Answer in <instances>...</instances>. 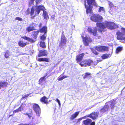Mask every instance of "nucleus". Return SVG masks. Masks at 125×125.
I'll return each mask as SVG.
<instances>
[{
  "label": "nucleus",
  "mask_w": 125,
  "mask_h": 125,
  "mask_svg": "<svg viewBox=\"0 0 125 125\" xmlns=\"http://www.w3.org/2000/svg\"><path fill=\"white\" fill-rule=\"evenodd\" d=\"M40 0H36V4L37 5L40 2Z\"/></svg>",
  "instance_id": "obj_47"
},
{
  "label": "nucleus",
  "mask_w": 125,
  "mask_h": 125,
  "mask_svg": "<svg viewBox=\"0 0 125 125\" xmlns=\"http://www.w3.org/2000/svg\"><path fill=\"white\" fill-rule=\"evenodd\" d=\"M99 12H100L101 11H103L104 13L105 11L104 10V8L103 7H101L99 6Z\"/></svg>",
  "instance_id": "obj_32"
},
{
  "label": "nucleus",
  "mask_w": 125,
  "mask_h": 125,
  "mask_svg": "<svg viewBox=\"0 0 125 125\" xmlns=\"http://www.w3.org/2000/svg\"><path fill=\"white\" fill-rule=\"evenodd\" d=\"M19 112L23 110V107L21 106L19 107L18 109Z\"/></svg>",
  "instance_id": "obj_40"
},
{
  "label": "nucleus",
  "mask_w": 125,
  "mask_h": 125,
  "mask_svg": "<svg viewBox=\"0 0 125 125\" xmlns=\"http://www.w3.org/2000/svg\"><path fill=\"white\" fill-rule=\"evenodd\" d=\"M87 2L88 5H86V2H85L84 5L85 8L86 9V13H91L92 12V9L93 7L92 5L96 6V4L95 0H86Z\"/></svg>",
  "instance_id": "obj_2"
},
{
  "label": "nucleus",
  "mask_w": 125,
  "mask_h": 125,
  "mask_svg": "<svg viewBox=\"0 0 125 125\" xmlns=\"http://www.w3.org/2000/svg\"><path fill=\"white\" fill-rule=\"evenodd\" d=\"M34 30V28L33 26H29L26 28V31L28 32L32 31Z\"/></svg>",
  "instance_id": "obj_28"
},
{
  "label": "nucleus",
  "mask_w": 125,
  "mask_h": 125,
  "mask_svg": "<svg viewBox=\"0 0 125 125\" xmlns=\"http://www.w3.org/2000/svg\"><path fill=\"white\" fill-rule=\"evenodd\" d=\"M15 19L16 20H17L19 21H21L22 20V19L21 18H20L19 17H16Z\"/></svg>",
  "instance_id": "obj_43"
},
{
  "label": "nucleus",
  "mask_w": 125,
  "mask_h": 125,
  "mask_svg": "<svg viewBox=\"0 0 125 125\" xmlns=\"http://www.w3.org/2000/svg\"><path fill=\"white\" fill-rule=\"evenodd\" d=\"M84 54V53H82L81 54L77 55L76 56V60L77 62H80L82 60Z\"/></svg>",
  "instance_id": "obj_13"
},
{
  "label": "nucleus",
  "mask_w": 125,
  "mask_h": 125,
  "mask_svg": "<svg viewBox=\"0 0 125 125\" xmlns=\"http://www.w3.org/2000/svg\"><path fill=\"white\" fill-rule=\"evenodd\" d=\"M110 54H103L102 56V57L103 59H105L109 57Z\"/></svg>",
  "instance_id": "obj_27"
},
{
  "label": "nucleus",
  "mask_w": 125,
  "mask_h": 125,
  "mask_svg": "<svg viewBox=\"0 0 125 125\" xmlns=\"http://www.w3.org/2000/svg\"><path fill=\"white\" fill-rule=\"evenodd\" d=\"M43 16L44 19L47 20L49 19V18L47 12L43 10Z\"/></svg>",
  "instance_id": "obj_20"
},
{
  "label": "nucleus",
  "mask_w": 125,
  "mask_h": 125,
  "mask_svg": "<svg viewBox=\"0 0 125 125\" xmlns=\"http://www.w3.org/2000/svg\"><path fill=\"white\" fill-rule=\"evenodd\" d=\"M91 74L89 73H86L85 74V75L83 77V78L84 79H85L86 78L88 75H90Z\"/></svg>",
  "instance_id": "obj_38"
},
{
  "label": "nucleus",
  "mask_w": 125,
  "mask_h": 125,
  "mask_svg": "<svg viewBox=\"0 0 125 125\" xmlns=\"http://www.w3.org/2000/svg\"><path fill=\"white\" fill-rule=\"evenodd\" d=\"M25 95H22V99H24L25 98Z\"/></svg>",
  "instance_id": "obj_56"
},
{
  "label": "nucleus",
  "mask_w": 125,
  "mask_h": 125,
  "mask_svg": "<svg viewBox=\"0 0 125 125\" xmlns=\"http://www.w3.org/2000/svg\"><path fill=\"white\" fill-rule=\"evenodd\" d=\"M34 0H31L29 2V5L31 6L33 4L34 1Z\"/></svg>",
  "instance_id": "obj_37"
},
{
  "label": "nucleus",
  "mask_w": 125,
  "mask_h": 125,
  "mask_svg": "<svg viewBox=\"0 0 125 125\" xmlns=\"http://www.w3.org/2000/svg\"><path fill=\"white\" fill-rule=\"evenodd\" d=\"M46 35V34H44L43 35H42L41 37V39L42 40H44L45 39H46V36H45Z\"/></svg>",
  "instance_id": "obj_35"
},
{
  "label": "nucleus",
  "mask_w": 125,
  "mask_h": 125,
  "mask_svg": "<svg viewBox=\"0 0 125 125\" xmlns=\"http://www.w3.org/2000/svg\"><path fill=\"white\" fill-rule=\"evenodd\" d=\"M9 51L8 50L5 53L4 56L6 58H8L9 56Z\"/></svg>",
  "instance_id": "obj_30"
},
{
  "label": "nucleus",
  "mask_w": 125,
  "mask_h": 125,
  "mask_svg": "<svg viewBox=\"0 0 125 125\" xmlns=\"http://www.w3.org/2000/svg\"><path fill=\"white\" fill-rule=\"evenodd\" d=\"M33 109L37 115L38 116H39L41 113V110L39 105L36 104H34L33 105Z\"/></svg>",
  "instance_id": "obj_4"
},
{
  "label": "nucleus",
  "mask_w": 125,
  "mask_h": 125,
  "mask_svg": "<svg viewBox=\"0 0 125 125\" xmlns=\"http://www.w3.org/2000/svg\"><path fill=\"white\" fill-rule=\"evenodd\" d=\"M48 53L46 51L43 50H40L39 51L38 55L39 57L41 56H46L47 55Z\"/></svg>",
  "instance_id": "obj_12"
},
{
  "label": "nucleus",
  "mask_w": 125,
  "mask_h": 125,
  "mask_svg": "<svg viewBox=\"0 0 125 125\" xmlns=\"http://www.w3.org/2000/svg\"><path fill=\"white\" fill-rule=\"evenodd\" d=\"M97 28L96 27L93 28L91 27H89L88 29V31L89 32L93 34L94 36H96L97 35Z\"/></svg>",
  "instance_id": "obj_8"
},
{
  "label": "nucleus",
  "mask_w": 125,
  "mask_h": 125,
  "mask_svg": "<svg viewBox=\"0 0 125 125\" xmlns=\"http://www.w3.org/2000/svg\"><path fill=\"white\" fill-rule=\"evenodd\" d=\"M30 95V94H28L25 95V97H28L29 96V95Z\"/></svg>",
  "instance_id": "obj_54"
},
{
  "label": "nucleus",
  "mask_w": 125,
  "mask_h": 125,
  "mask_svg": "<svg viewBox=\"0 0 125 125\" xmlns=\"http://www.w3.org/2000/svg\"><path fill=\"white\" fill-rule=\"evenodd\" d=\"M51 17L52 18V19L53 20H54V15H52V16Z\"/></svg>",
  "instance_id": "obj_53"
},
{
  "label": "nucleus",
  "mask_w": 125,
  "mask_h": 125,
  "mask_svg": "<svg viewBox=\"0 0 125 125\" xmlns=\"http://www.w3.org/2000/svg\"><path fill=\"white\" fill-rule=\"evenodd\" d=\"M41 102H43L44 104H47L48 103L47 101V98L45 96H43L40 99Z\"/></svg>",
  "instance_id": "obj_22"
},
{
  "label": "nucleus",
  "mask_w": 125,
  "mask_h": 125,
  "mask_svg": "<svg viewBox=\"0 0 125 125\" xmlns=\"http://www.w3.org/2000/svg\"><path fill=\"white\" fill-rule=\"evenodd\" d=\"M98 115L97 113L96 112H93L89 116V117L92 118L93 120H94L98 117Z\"/></svg>",
  "instance_id": "obj_15"
},
{
  "label": "nucleus",
  "mask_w": 125,
  "mask_h": 125,
  "mask_svg": "<svg viewBox=\"0 0 125 125\" xmlns=\"http://www.w3.org/2000/svg\"><path fill=\"white\" fill-rule=\"evenodd\" d=\"M98 31H100L101 32H102V30H101V29H100V30H98Z\"/></svg>",
  "instance_id": "obj_57"
},
{
  "label": "nucleus",
  "mask_w": 125,
  "mask_h": 125,
  "mask_svg": "<svg viewBox=\"0 0 125 125\" xmlns=\"http://www.w3.org/2000/svg\"><path fill=\"white\" fill-rule=\"evenodd\" d=\"M90 125H95V122H92V123L90 124Z\"/></svg>",
  "instance_id": "obj_51"
},
{
  "label": "nucleus",
  "mask_w": 125,
  "mask_h": 125,
  "mask_svg": "<svg viewBox=\"0 0 125 125\" xmlns=\"http://www.w3.org/2000/svg\"><path fill=\"white\" fill-rule=\"evenodd\" d=\"M47 73L43 77H41L39 80V82H41L43 80H44L45 78V77L47 76Z\"/></svg>",
  "instance_id": "obj_34"
},
{
  "label": "nucleus",
  "mask_w": 125,
  "mask_h": 125,
  "mask_svg": "<svg viewBox=\"0 0 125 125\" xmlns=\"http://www.w3.org/2000/svg\"><path fill=\"white\" fill-rule=\"evenodd\" d=\"M61 37H65L64 35V32L63 31L62 32V35Z\"/></svg>",
  "instance_id": "obj_48"
},
{
  "label": "nucleus",
  "mask_w": 125,
  "mask_h": 125,
  "mask_svg": "<svg viewBox=\"0 0 125 125\" xmlns=\"http://www.w3.org/2000/svg\"><path fill=\"white\" fill-rule=\"evenodd\" d=\"M49 59L48 58H40L38 59V61L40 62L44 61L47 62H49Z\"/></svg>",
  "instance_id": "obj_23"
},
{
  "label": "nucleus",
  "mask_w": 125,
  "mask_h": 125,
  "mask_svg": "<svg viewBox=\"0 0 125 125\" xmlns=\"http://www.w3.org/2000/svg\"><path fill=\"white\" fill-rule=\"evenodd\" d=\"M121 31L122 32V33L124 34H125V29L123 28H121Z\"/></svg>",
  "instance_id": "obj_44"
},
{
  "label": "nucleus",
  "mask_w": 125,
  "mask_h": 125,
  "mask_svg": "<svg viewBox=\"0 0 125 125\" xmlns=\"http://www.w3.org/2000/svg\"><path fill=\"white\" fill-rule=\"evenodd\" d=\"M92 51L93 53H94L96 55H97L98 54V52H97L95 50L93 49H92L91 50Z\"/></svg>",
  "instance_id": "obj_36"
},
{
  "label": "nucleus",
  "mask_w": 125,
  "mask_h": 125,
  "mask_svg": "<svg viewBox=\"0 0 125 125\" xmlns=\"http://www.w3.org/2000/svg\"><path fill=\"white\" fill-rule=\"evenodd\" d=\"M66 38L65 37H61V41L59 46L60 47L64 48L66 44Z\"/></svg>",
  "instance_id": "obj_10"
},
{
  "label": "nucleus",
  "mask_w": 125,
  "mask_h": 125,
  "mask_svg": "<svg viewBox=\"0 0 125 125\" xmlns=\"http://www.w3.org/2000/svg\"><path fill=\"white\" fill-rule=\"evenodd\" d=\"M109 103H110V106L111 109L112 110L114 109L115 107V105L117 103V102L115 100H111Z\"/></svg>",
  "instance_id": "obj_14"
},
{
  "label": "nucleus",
  "mask_w": 125,
  "mask_h": 125,
  "mask_svg": "<svg viewBox=\"0 0 125 125\" xmlns=\"http://www.w3.org/2000/svg\"><path fill=\"white\" fill-rule=\"evenodd\" d=\"M42 25V24L41 23H40V24L39 25V27L40 28H41V27Z\"/></svg>",
  "instance_id": "obj_55"
},
{
  "label": "nucleus",
  "mask_w": 125,
  "mask_h": 125,
  "mask_svg": "<svg viewBox=\"0 0 125 125\" xmlns=\"http://www.w3.org/2000/svg\"><path fill=\"white\" fill-rule=\"evenodd\" d=\"M62 75V74L60 76H59L58 77V79L59 81L62 80L63 79H64V78L63 76H61Z\"/></svg>",
  "instance_id": "obj_39"
},
{
  "label": "nucleus",
  "mask_w": 125,
  "mask_h": 125,
  "mask_svg": "<svg viewBox=\"0 0 125 125\" xmlns=\"http://www.w3.org/2000/svg\"><path fill=\"white\" fill-rule=\"evenodd\" d=\"M55 101H57L58 103L59 106H60L61 105V103H60V101L59 99L58 98H56L55 99Z\"/></svg>",
  "instance_id": "obj_42"
},
{
  "label": "nucleus",
  "mask_w": 125,
  "mask_h": 125,
  "mask_svg": "<svg viewBox=\"0 0 125 125\" xmlns=\"http://www.w3.org/2000/svg\"><path fill=\"white\" fill-rule=\"evenodd\" d=\"M79 114V112H76L75 113L72 115L71 117H70V119L73 120L75 118L78 116Z\"/></svg>",
  "instance_id": "obj_21"
},
{
  "label": "nucleus",
  "mask_w": 125,
  "mask_h": 125,
  "mask_svg": "<svg viewBox=\"0 0 125 125\" xmlns=\"http://www.w3.org/2000/svg\"><path fill=\"white\" fill-rule=\"evenodd\" d=\"M19 112L18 110V109H17L16 110H14L13 112V113H17V112Z\"/></svg>",
  "instance_id": "obj_46"
},
{
  "label": "nucleus",
  "mask_w": 125,
  "mask_h": 125,
  "mask_svg": "<svg viewBox=\"0 0 125 125\" xmlns=\"http://www.w3.org/2000/svg\"><path fill=\"white\" fill-rule=\"evenodd\" d=\"M40 46L43 48H45L46 47V46L44 42L41 41L40 44Z\"/></svg>",
  "instance_id": "obj_29"
},
{
  "label": "nucleus",
  "mask_w": 125,
  "mask_h": 125,
  "mask_svg": "<svg viewBox=\"0 0 125 125\" xmlns=\"http://www.w3.org/2000/svg\"><path fill=\"white\" fill-rule=\"evenodd\" d=\"M92 62V60H88L82 61L81 63H80L79 64L82 67H86L87 66V65L88 66H90Z\"/></svg>",
  "instance_id": "obj_5"
},
{
  "label": "nucleus",
  "mask_w": 125,
  "mask_h": 125,
  "mask_svg": "<svg viewBox=\"0 0 125 125\" xmlns=\"http://www.w3.org/2000/svg\"><path fill=\"white\" fill-rule=\"evenodd\" d=\"M35 10L34 8L33 7L31 8V16H32L34 14V12H35Z\"/></svg>",
  "instance_id": "obj_33"
},
{
  "label": "nucleus",
  "mask_w": 125,
  "mask_h": 125,
  "mask_svg": "<svg viewBox=\"0 0 125 125\" xmlns=\"http://www.w3.org/2000/svg\"><path fill=\"white\" fill-rule=\"evenodd\" d=\"M18 44L20 46L22 47H23L26 45V43H23L21 41L19 42Z\"/></svg>",
  "instance_id": "obj_26"
},
{
  "label": "nucleus",
  "mask_w": 125,
  "mask_h": 125,
  "mask_svg": "<svg viewBox=\"0 0 125 125\" xmlns=\"http://www.w3.org/2000/svg\"><path fill=\"white\" fill-rule=\"evenodd\" d=\"M63 77L64 79L65 78H66L67 77H69V76H65V75L63 76Z\"/></svg>",
  "instance_id": "obj_52"
},
{
  "label": "nucleus",
  "mask_w": 125,
  "mask_h": 125,
  "mask_svg": "<svg viewBox=\"0 0 125 125\" xmlns=\"http://www.w3.org/2000/svg\"><path fill=\"white\" fill-rule=\"evenodd\" d=\"M25 114L28 115L29 118H31V115H30L29 114Z\"/></svg>",
  "instance_id": "obj_49"
},
{
  "label": "nucleus",
  "mask_w": 125,
  "mask_h": 125,
  "mask_svg": "<svg viewBox=\"0 0 125 125\" xmlns=\"http://www.w3.org/2000/svg\"><path fill=\"white\" fill-rule=\"evenodd\" d=\"M39 31H34L32 32L33 36L34 38L36 39L37 38V35L39 32Z\"/></svg>",
  "instance_id": "obj_25"
},
{
  "label": "nucleus",
  "mask_w": 125,
  "mask_h": 125,
  "mask_svg": "<svg viewBox=\"0 0 125 125\" xmlns=\"http://www.w3.org/2000/svg\"><path fill=\"white\" fill-rule=\"evenodd\" d=\"M84 118V117L78 119H76L74 121V122L75 123V124L76 125H78L80 124V121Z\"/></svg>",
  "instance_id": "obj_24"
},
{
  "label": "nucleus",
  "mask_w": 125,
  "mask_h": 125,
  "mask_svg": "<svg viewBox=\"0 0 125 125\" xmlns=\"http://www.w3.org/2000/svg\"><path fill=\"white\" fill-rule=\"evenodd\" d=\"M47 27L46 26H44L42 28H40L39 31L41 32H44V34H46L47 32Z\"/></svg>",
  "instance_id": "obj_18"
},
{
  "label": "nucleus",
  "mask_w": 125,
  "mask_h": 125,
  "mask_svg": "<svg viewBox=\"0 0 125 125\" xmlns=\"http://www.w3.org/2000/svg\"><path fill=\"white\" fill-rule=\"evenodd\" d=\"M28 41L29 42L31 43H33L34 42V41L32 39H31L29 38Z\"/></svg>",
  "instance_id": "obj_41"
},
{
  "label": "nucleus",
  "mask_w": 125,
  "mask_h": 125,
  "mask_svg": "<svg viewBox=\"0 0 125 125\" xmlns=\"http://www.w3.org/2000/svg\"><path fill=\"white\" fill-rule=\"evenodd\" d=\"M103 18L102 17L98 14H94L91 17V19L95 22H100Z\"/></svg>",
  "instance_id": "obj_3"
},
{
  "label": "nucleus",
  "mask_w": 125,
  "mask_h": 125,
  "mask_svg": "<svg viewBox=\"0 0 125 125\" xmlns=\"http://www.w3.org/2000/svg\"><path fill=\"white\" fill-rule=\"evenodd\" d=\"M22 38L23 39H24L28 40L29 38V37H28L26 36H23L22 37Z\"/></svg>",
  "instance_id": "obj_45"
},
{
  "label": "nucleus",
  "mask_w": 125,
  "mask_h": 125,
  "mask_svg": "<svg viewBox=\"0 0 125 125\" xmlns=\"http://www.w3.org/2000/svg\"><path fill=\"white\" fill-rule=\"evenodd\" d=\"M116 34L117 35V38L118 39L122 40L125 39V34L119 32H117Z\"/></svg>",
  "instance_id": "obj_11"
},
{
  "label": "nucleus",
  "mask_w": 125,
  "mask_h": 125,
  "mask_svg": "<svg viewBox=\"0 0 125 125\" xmlns=\"http://www.w3.org/2000/svg\"><path fill=\"white\" fill-rule=\"evenodd\" d=\"M35 10V15L38 14L41 11L43 10L44 9V7L40 5L38 6H36L34 7Z\"/></svg>",
  "instance_id": "obj_6"
},
{
  "label": "nucleus",
  "mask_w": 125,
  "mask_h": 125,
  "mask_svg": "<svg viewBox=\"0 0 125 125\" xmlns=\"http://www.w3.org/2000/svg\"><path fill=\"white\" fill-rule=\"evenodd\" d=\"M122 47H118L116 49V53H118L119 52H120L122 50Z\"/></svg>",
  "instance_id": "obj_31"
},
{
  "label": "nucleus",
  "mask_w": 125,
  "mask_h": 125,
  "mask_svg": "<svg viewBox=\"0 0 125 125\" xmlns=\"http://www.w3.org/2000/svg\"><path fill=\"white\" fill-rule=\"evenodd\" d=\"M82 37L83 39V43L85 46H88V42L92 41L91 39L89 37V36H86L84 38L83 36H82Z\"/></svg>",
  "instance_id": "obj_9"
},
{
  "label": "nucleus",
  "mask_w": 125,
  "mask_h": 125,
  "mask_svg": "<svg viewBox=\"0 0 125 125\" xmlns=\"http://www.w3.org/2000/svg\"><path fill=\"white\" fill-rule=\"evenodd\" d=\"M109 108V106L108 105H105L100 110V112L101 113L103 114L105 112L107 111Z\"/></svg>",
  "instance_id": "obj_16"
},
{
  "label": "nucleus",
  "mask_w": 125,
  "mask_h": 125,
  "mask_svg": "<svg viewBox=\"0 0 125 125\" xmlns=\"http://www.w3.org/2000/svg\"><path fill=\"white\" fill-rule=\"evenodd\" d=\"M7 83L4 81L0 82V89L2 88L6 87L7 85Z\"/></svg>",
  "instance_id": "obj_17"
},
{
  "label": "nucleus",
  "mask_w": 125,
  "mask_h": 125,
  "mask_svg": "<svg viewBox=\"0 0 125 125\" xmlns=\"http://www.w3.org/2000/svg\"><path fill=\"white\" fill-rule=\"evenodd\" d=\"M91 119L88 118L87 119L84 120L83 122V124L85 125H88L91 123Z\"/></svg>",
  "instance_id": "obj_19"
},
{
  "label": "nucleus",
  "mask_w": 125,
  "mask_h": 125,
  "mask_svg": "<svg viewBox=\"0 0 125 125\" xmlns=\"http://www.w3.org/2000/svg\"><path fill=\"white\" fill-rule=\"evenodd\" d=\"M94 48L95 50L100 52L107 51L108 50V47L105 46H98L95 47Z\"/></svg>",
  "instance_id": "obj_7"
},
{
  "label": "nucleus",
  "mask_w": 125,
  "mask_h": 125,
  "mask_svg": "<svg viewBox=\"0 0 125 125\" xmlns=\"http://www.w3.org/2000/svg\"><path fill=\"white\" fill-rule=\"evenodd\" d=\"M18 125H29L28 124H23V123H21L19 124Z\"/></svg>",
  "instance_id": "obj_50"
},
{
  "label": "nucleus",
  "mask_w": 125,
  "mask_h": 125,
  "mask_svg": "<svg viewBox=\"0 0 125 125\" xmlns=\"http://www.w3.org/2000/svg\"><path fill=\"white\" fill-rule=\"evenodd\" d=\"M97 27L101 29H104L106 27L110 29H113L118 28L117 26L113 22L106 21L105 23H96Z\"/></svg>",
  "instance_id": "obj_1"
}]
</instances>
